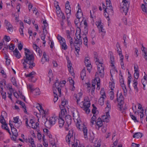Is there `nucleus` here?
Instances as JSON below:
<instances>
[{"instance_id":"2f4dec72","label":"nucleus","mask_w":147,"mask_h":147,"mask_svg":"<svg viewBox=\"0 0 147 147\" xmlns=\"http://www.w3.org/2000/svg\"><path fill=\"white\" fill-rule=\"evenodd\" d=\"M72 114L73 115V117L74 118H77L79 117V114L78 113L77 110H76L75 112H73Z\"/></svg>"},{"instance_id":"7ed1b4c3","label":"nucleus","mask_w":147,"mask_h":147,"mask_svg":"<svg viewBox=\"0 0 147 147\" xmlns=\"http://www.w3.org/2000/svg\"><path fill=\"white\" fill-rule=\"evenodd\" d=\"M129 6V2L123 3L122 5H120V11L122 13H124L126 15L128 11V8Z\"/></svg>"},{"instance_id":"9d476101","label":"nucleus","mask_w":147,"mask_h":147,"mask_svg":"<svg viewBox=\"0 0 147 147\" xmlns=\"http://www.w3.org/2000/svg\"><path fill=\"white\" fill-rule=\"evenodd\" d=\"M57 120V117L55 116H54L50 118L49 120V123L51 125L54 124Z\"/></svg>"},{"instance_id":"ddd939ff","label":"nucleus","mask_w":147,"mask_h":147,"mask_svg":"<svg viewBox=\"0 0 147 147\" xmlns=\"http://www.w3.org/2000/svg\"><path fill=\"white\" fill-rule=\"evenodd\" d=\"M47 55L45 52H44L43 53V56L41 59V61L42 62V63L43 64L46 61H49V59H47Z\"/></svg>"},{"instance_id":"ea45409f","label":"nucleus","mask_w":147,"mask_h":147,"mask_svg":"<svg viewBox=\"0 0 147 147\" xmlns=\"http://www.w3.org/2000/svg\"><path fill=\"white\" fill-rule=\"evenodd\" d=\"M61 84L59 82L58 80H56V81L55 83V87L56 89H57V87H61V86H60Z\"/></svg>"},{"instance_id":"dca6fc26","label":"nucleus","mask_w":147,"mask_h":147,"mask_svg":"<svg viewBox=\"0 0 147 147\" xmlns=\"http://www.w3.org/2000/svg\"><path fill=\"white\" fill-rule=\"evenodd\" d=\"M78 10L77 11L76 13V17L78 19H80L82 16L83 14L81 11V9H80V11H79V8H78Z\"/></svg>"},{"instance_id":"37998d69","label":"nucleus","mask_w":147,"mask_h":147,"mask_svg":"<svg viewBox=\"0 0 147 147\" xmlns=\"http://www.w3.org/2000/svg\"><path fill=\"white\" fill-rule=\"evenodd\" d=\"M142 11L147 14V10L146 7H145V5L144 4H142Z\"/></svg>"},{"instance_id":"052dcab7","label":"nucleus","mask_w":147,"mask_h":147,"mask_svg":"<svg viewBox=\"0 0 147 147\" xmlns=\"http://www.w3.org/2000/svg\"><path fill=\"white\" fill-rule=\"evenodd\" d=\"M119 81L120 84L124 83V80L123 78V77L122 75L121 76V77L120 78Z\"/></svg>"},{"instance_id":"680f3d73","label":"nucleus","mask_w":147,"mask_h":147,"mask_svg":"<svg viewBox=\"0 0 147 147\" xmlns=\"http://www.w3.org/2000/svg\"><path fill=\"white\" fill-rule=\"evenodd\" d=\"M18 101L19 102V104H20L22 107V108L23 107H25V105L24 103L22 102L20 100H18Z\"/></svg>"},{"instance_id":"c756f323","label":"nucleus","mask_w":147,"mask_h":147,"mask_svg":"<svg viewBox=\"0 0 147 147\" xmlns=\"http://www.w3.org/2000/svg\"><path fill=\"white\" fill-rule=\"evenodd\" d=\"M102 120L103 122H108L109 121V118H107V116H105V115L102 116Z\"/></svg>"},{"instance_id":"e433bc0d","label":"nucleus","mask_w":147,"mask_h":147,"mask_svg":"<svg viewBox=\"0 0 147 147\" xmlns=\"http://www.w3.org/2000/svg\"><path fill=\"white\" fill-rule=\"evenodd\" d=\"M83 36L84 43L85 45H87L88 40L86 35H84Z\"/></svg>"},{"instance_id":"864d4df0","label":"nucleus","mask_w":147,"mask_h":147,"mask_svg":"<svg viewBox=\"0 0 147 147\" xmlns=\"http://www.w3.org/2000/svg\"><path fill=\"white\" fill-rule=\"evenodd\" d=\"M54 5L55 7H56V9L58 8L60 10V7L59 5L58 2L57 1H55Z\"/></svg>"},{"instance_id":"f3484780","label":"nucleus","mask_w":147,"mask_h":147,"mask_svg":"<svg viewBox=\"0 0 147 147\" xmlns=\"http://www.w3.org/2000/svg\"><path fill=\"white\" fill-rule=\"evenodd\" d=\"M58 123L59 125V127H63L64 123V121L63 118H59L58 119Z\"/></svg>"},{"instance_id":"f257e3e1","label":"nucleus","mask_w":147,"mask_h":147,"mask_svg":"<svg viewBox=\"0 0 147 147\" xmlns=\"http://www.w3.org/2000/svg\"><path fill=\"white\" fill-rule=\"evenodd\" d=\"M24 50L25 56H24L23 59H22L21 61L22 62L24 61L22 63L24 68H26V65L25 63H26L29 65V68H32L35 65V63H34V57L33 55L31 54L29 49L25 48Z\"/></svg>"},{"instance_id":"de8ad7c7","label":"nucleus","mask_w":147,"mask_h":147,"mask_svg":"<svg viewBox=\"0 0 147 147\" xmlns=\"http://www.w3.org/2000/svg\"><path fill=\"white\" fill-rule=\"evenodd\" d=\"M110 85L109 87L111 88V89L112 90H113V88H114L115 87V83L114 82H110Z\"/></svg>"},{"instance_id":"a211bd4d","label":"nucleus","mask_w":147,"mask_h":147,"mask_svg":"<svg viewBox=\"0 0 147 147\" xmlns=\"http://www.w3.org/2000/svg\"><path fill=\"white\" fill-rule=\"evenodd\" d=\"M83 131L84 133V137L85 138H87V133L88 131V129L87 128L84 126L83 127Z\"/></svg>"},{"instance_id":"cd10ccee","label":"nucleus","mask_w":147,"mask_h":147,"mask_svg":"<svg viewBox=\"0 0 147 147\" xmlns=\"http://www.w3.org/2000/svg\"><path fill=\"white\" fill-rule=\"evenodd\" d=\"M134 83L133 85L134 87V89L136 90L137 92H138V89L137 87V85L138 84L137 81L136 80H134Z\"/></svg>"},{"instance_id":"f704fd0d","label":"nucleus","mask_w":147,"mask_h":147,"mask_svg":"<svg viewBox=\"0 0 147 147\" xmlns=\"http://www.w3.org/2000/svg\"><path fill=\"white\" fill-rule=\"evenodd\" d=\"M48 76L50 80H51V79L53 77V74L52 73V70L51 69L49 70Z\"/></svg>"},{"instance_id":"20e7f679","label":"nucleus","mask_w":147,"mask_h":147,"mask_svg":"<svg viewBox=\"0 0 147 147\" xmlns=\"http://www.w3.org/2000/svg\"><path fill=\"white\" fill-rule=\"evenodd\" d=\"M98 70L100 77L101 78H103L104 76V67L102 63H99L98 65Z\"/></svg>"},{"instance_id":"b1692460","label":"nucleus","mask_w":147,"mask_h":147,"mask_svg":"<svg viewBox=\"0 0 147 147\" xmlns=\"http://www.w3.org/2000/svg\"><path fill=\"white\" fill-rule=\"evenodd\" d=\"M36 74V73L34 71H33L29 74L25 75L26 77H30L32 78L34 77V75Z\"/></svg>"},{"instance_id":"338daca9","label":"nucleus","mask_w":147,"mask_h":147,"mask_svg":"<svg viewBox=\"0 0 147 147\" xmlns=\"http://www.w3.org/2000/svg\"><path fill=\"white\" fill-rule=\"evenodd\" d=\"M142 50L143 52L144 53H147V49L146 48L144 47L143 45L142 46Z\"/></svg>"},{"instance_id":"a878e982","label":"nucleus","mask_w":147,"mask_h":147,"mask_svg":"<svg viewBox=\"0 0 147 147\" xmlns=\"http://www.w3.org/2000/svg\"><path fill=\"white\" fill-rule=\"evenodd\" d=\"M1 127L2 128L7 130L10 134H11V133L9 128L7 127V124L6 123H4V124L1 125Z\"/></svg>"},{"instance_id":"a18cd8bd","label":"nucleus","mask_w":147,"mask_h":147,"mask_svg":"<svg viewBox=\"0 0 147 147\" xmlns=\"http://www.w3.org/2000/svg\"><path fill=\"white\" fill-rule=\"evenodd\" d=\"M11 81L13 83V84L16 86H17V84L16 82V81L15 78L14 77H12L11 80Z\"/></svg>"},{"instance_id":"39448f33","label":"nucleus","mask_w":147,"mask_h":147,"mask_svg":"<svg viewBox=\"0 0 147 147\" xmlns=\"http://www.w3.org/2000/svg\"><path fill=\"white\" fill-rule=\"evenodd\" d=\"M101 21H99L96 22V25L97 26L99 29V33H102L101 35L103 36L105 34L106 32L105 29L103 28V26L101 25Z\"/></svg>"},{"instance_id":"3c124183","label":"nucleus","mask_w":147,"mask_h":147,"mask_svg":"<svg viewBox=\"0 0 147 147\" xmlns=\"http://www.w3.org/2000/svg\"><path fill=\"white\" fill-rule=\"evenodd\" d=\"M89 107H86L83 108V109L86 112L87 114H88L90 112V110L89 108Z\"/></svg>"},{"instance_id":"6ab92c4d","label":"nucleus","mask_w":147,"mask_h":147,"mask_svg":"<svg viewBox=\"0 0 147 147\" xmlns=\"http://www.w3.org/2000/svg\"><path fill=\"white\" fill-rule=\"evenodd\" d=\"M11 131L13 135L16 137L18 136V133L17 131V129L16 128H13L12 129H11Z\"/></svg>"},{"instance_id":"1a4fd4ad","label":"nucleus","mask_w":147,"mask_h":147,"mask_svg":"<svg viewBox=\"0 0 147 147\" xmlns=\"http://www.w3.org/2000/svg\"><path fill=\"white\" fill-rule=\"evenodd\" d=\"M65 119L66 122L68 126H69L71 123V117L70 115H67L65 116Z\"/></svg>"},{"instance_id":"aec40b11","label":"nucleus","mask_w":147,"mask_h":147,"mask_svg":"<svg viewBox=\"0 0 147 147\" xmlns=\"http://www.w3.org/2000/svg\"><path fill=\"white\" fill-rule=\"evenodd\" d=\"M96 115H93L92 117L91 118V121H90V123H91V125L92 126V125H94V122H95V124L96 123Z\"/></svg>"},{"instance_id":"c9c22d12","label":"nucleus","mask_w":147,"mask_h":147,"mask_svg":"<svg viewBox=\"0 0 147 147\" xmlns=\"http://www.w3.org/2000/svg\"><path fill=\"white\" fill-rule=\"evenodd\" d=\"M33 47L34 49H35L36 52H38V53L39 54V55H40V54L41 55L40 53V48L37 46L36 44H33Z\"/></svg>"},{"instance_id":"5fc2aeb1","label":"nucleus","mask_w":147,"mask_h":147,"mask_svg":"<svg viewBox=\"0 0 147 147\" xmlns=\"http://www.w3.org/2000/svg\"><path fill=\"white\" fill-rule=\"evenodd\" d=\"M88 28L87 27H85L84 29V33L83 35H86V34H88Z\"/></svg>"},{"instance_id":"412c9836","label":"nucleus","mask_w":147,"mask_h":147,"mask_svg":"<svg viewBox=\"0 0 147 147\" xmlns=\"http://www.w3.org/2000/svg\"><path fill=\"white\" fill-rule=\"evenodd\" d=\"M28 142L30 143L32 147H36V145L34 143V140L32 137L28 138Z\"/></svg>"},{"instance_id":"09e8293b","label":"nucleus","mask_w":147,"mask_h":147,"mask_svg":"<svg viewBox=\"0 0 147 147\" xmlns=\"http://www.w3.org/2000/svg\"><path fill=\"white\" fill-rule=\"evenodd\" d=\"M70 136H69L68 135H67L66 138V142L69 144L70 140L71 138V137H70Z\"/></svg>"},{"instance_id":"8fccbe9b","label":"nucleus","mask_w":147,"mask_h":147,"mask_svg":"<svg viewBox=\"0 0 147 147\" xmlns=\"http://www.w3.org/2000/svg\"><path fill=\"white\" fill-rule=\"evenodd\" d=\"M28 89H30L31 92H32L34 91V89L33 87V86L31 85H29L27 86Z\"/></svg>"},{"instance_id":"6e6d98bb","label":"nucleus","mask_w":147,"mask_h":147,"mask_svg":"<svg viewBox=\"0 0 147 147\" xmlns=\"http://www.w3.org/2000/svg\"><path fill=\"white\" fill-rule=\"evenodd\" d=\"M19 94H20V98L21 99H23L24 101L25 102L26 101L25 97L24 96V95H22V93H21L19 91Z\"/></svg>"},{"instance_id":"603ef678","label":"nucleus","mask_w":147,"mask_h":147,"mask_svg":"<svg viewBox=\"0 0 147 147\" xmlns=\"http://www.w3.org/2000/svg\"><path fill=\"white\" fill-rule=\"evenodd\" d=\"M73 130L72 129L69 130V132L68 134L67 135L70 136V137H72L73 134Z\"/></svg>"},{"instance_id":"49530a36","label":"nucleus","mask_w":147,"mask_h":147,"mask_svg":"<svg viewBox=\"0 0 147 147\" xmlns=\"http://www.w3.org/2000/svg\"><path fill=\"white\" fill-rule=\"evenodd\" d=\"M66 34L67 37L68 38H71L70 36L71 32L69 30H67L66 31Z\"/></svg>"},{"instance_id":"bf43d9fd","label":"nucleus","mask_w":147,"mask_h":147,"mask_svg":"<svg viewBox=\"0 0 147 147\" xmlns=\"http://www.w3.org/2000/svg\"><path fill=\"white\" fill-rule=\"evenodd\" d=\"M119 110L121 111V113H122L123 114H125V110L123 109H122V106H119Z\"/></svg>"},{"instance_id":"393cba45","label":"nucleus","mask_w":147,"mask_h":147,"mask_svg":"<svg viewBox=\"0 0 147 147\" xmlns=\"http://www.w3.org/2000/svg\"><path fill=\"white\" fill-rule=\"evenodd\" d=\"M100 94L101 96V97H103V98H106V96L105 95V89L104 88H101V90L100 92Z\"/></svg>"},{"instance_id":"c85d7f7f","label":"nucleus","mask_w":147,"mask_h":147,"mask_svg":"<svg viewBox=\"0 0 147 147\" xmlns=\"http://www.w3.org/2000/svg\"><path fill=\"white\" fill-rule=\"evenodd\" d=\"M38 105H39V107H40V109L42 111L41 112H40V113L42 112V115H43V116H45V115L47 114V112L45 111L43 109L42 107V106L41 105L39 104H38Z\"/></svg>"},{"instance_id":"2eb2a0df","label":"nucleus","mask_w":147,"mask_h":147,"mask_svg":"<svg viewBox=\"0 0 147 147\" xmlns=\"http://www.w3.org/2000/svg\"><path fill=\"white\" fill-rule=\"evenodd\" d=\"M143 136V134L140 132H137L135 133L133 135L134 138H141Z\"/></svg>"},{"instance_id":"0e129e2a","label":"nucleus","mask_w":147,"mask_h":147,"mask_svg":"<svg viewBox=\"0 0 147 147\" xmlns=\"http://www.w3.org/2000/svg\"><path fill=\"white\" fill-rule=\"evenodd\" d=\"M34 91L36 93L35 94L36 95H37L40 94V92L39 89H34Z\"/></svg>"},{"instance_id":"4c0bfd02","label":"nucleus","mask_w":147,"mask_h":147,"mask_svg":"<svg viewBox=\"0 0 147 147\" xmlns=\"http://www.w3.org/2000/svg\"><path fill=\"white\" fill-rule=\"evenodd\" d=\"M106 5L107 9H109L112 12V11H113V9H112L113 7L111 5V3L109 4H107Z\"/></svg>"},{"instance_id":"bb28decb","label":"nucleus","mask_w":147,"mask_h":147,"mask_svg":"<svg viewBox=\"0 0 147 147\" xmlns=\"http://www.w3.org/2000/svg\"><path fill=\"white\" fill-rule=\"evenodd\" d=\"M105 98H103V97H101L98 100V103L100 105H102L104 104V99Z\"/></svg>"},{"instance_id":"473e14b6","label":"nucleus","mask_w":147,"mask_h":147,"mask_svg":"<svg viewBox=\"0 0 147 147\" xmlns=\"http://www.w3.org/2000/svg\"><path fill=\"white\" fill-rule=\"evenodd\" d=\"M65 12L67 16V19H68L69 18V16L71 14V10L70 9H66Z\"/></svg>"},{"instance_id":"69168bd1","label":"nucleus","mask_w":147,"mask_h":147,"mask_svg":"<svg viewBox=\"0 0 147 147\" xmlns=\"http://www.w3.org/2000/svg\"><path fill=\"white\" fill-rule=\"evenodd\" d=\"M69 81L70 82V85H74V80L72 79L71 78H69Z\"/></svg>"},{"instance_id":"4be33fe9","label":"nucleus","mask_w":147,"mask_h":147,"mask_svg":"<svg viewBox=\"0 0 147 147\" xmlns=\"http://www.w3.org/2000/svg\"><path fill=\"white\" fill-rule=\"evenodd\" d=\"M90 102L89 101L87 100L85 101V102L83 103V108L87 107H90Z\"/></svg>"},{"instance_id":"72a5a7b5","label":"nucleus","mask_w":147,"mask_h":147,"mask_svg":"<svg viewBox=\"0 0 147 147\" xmlns=\"http://www.w3.org/2000/svg\"><path fill=\"white\" fill-rule=\"evenodd\" d=\"M61 45L62 49L64 50H66L67 49V47L66 44V42L63 43V44H61Z\"/></svg>"},{"instance_id":"a19ab883","label":"nucleus","mask_w":147,"mask_h":147,"mask_svg":"<svg viewBox=\"0 0 147 147\" xmlns=\"http://www.w3.org/2000/svg\"><path fill=\"white\" fill-rule=\"evenodd\" d=\"M93 54H94V58L96 59V61L97 62H98V61H99V59L98 58V54L96 52H94Z\"/></svg>"},{"instance_id":"6e6552de","label":"nucleus","mask_w":147,"mask_h":147,"mask_svg":"<svg viewBox=\"0 0 147 147\" xmlns=\"http://www.w3.org/2000/svg\"><path fill=\"white\" fill-rule=\"evenodd\" d=\"M61 111L60 113L59 114V118H64L67 114L66 110L65 109H61Z\"/></svg>"},{"instance_id":"774afa93","label":"nucleus","mask_w":147,"mask_h":147,"mask_svg":"<svg viewBox=\"0 0 147 147\" xmlns=\"http://www.w3.org/2000/svg\"><path fill=\"white\" fill-rule=\"evenodd\" d=\"M23 45L21 43H19L18 45V47L20 51L23 48Z\"/></svg>"},{"instance_id":"4d7b16f0","label":"nucleus","mask_w":147,"mask_h":147,"mask_svg":"<svg viewBox=\"0 0 147 147\" xmlns=\"http://www.w3.org/2000/svg\"><path fill=\"white\" fill-rule=\"evenodd\" d=\"M4 39L7 42H9L10 40V38L9 36H7L6 35H5L4 36Z\"/></svg>"},{"instance_id":"9b49d317","label":"nucleus","mask_w":147,"mask_h":147,"mask_svg":"<svg viewBox=\"0 0 147 147\" xmlns=\"http://www.w3.org/2000/svg\"><path fill=\"white\" fill-rule=\"evenodd\" d=\"M18 119L19 118L18 117L13 118L14 121L13 122L16 123L15 125V127L17 128H18L22 124V122H21L20 123H18Z\"/></svg>"},{"instance_id":"c03bdc74","label":"nucleus","mask_w":147,"mask_h":147,"mask_svg":"<svg viewBox=\"0 0 147 147\" xmlns=\"http://www.w3.org/2000/svg\"><path fill=\"white\" fill-rule=\"evenodd\" d=\"M142 83L143 86V89L144 90H145L144 88L145 87V85L147 83V80H143V79H142Z\"/></svg>"},{"instance_id":"423d86ee","label":"nucleus","mask_w":147,"mask_h":147,"mask_svg":"<svg viewBox=\"0 0 147 147\" xmlns=\"http://www.w3.org/2000/svg\"><path fill=\"white\" fill-rule=\"evenodd\" d=\"M5 23L6 26V28L9 33L13 31L12 25L6 20L5 21Z\"/></svg>"},{"instance_id":"f03ea898","label":"nucleus","mask_w":147,"mask_h":147,"mask_svg":"<svg viewBox=\"0 0 147 147\" xmlns=\"http://www.w3.org/2000/svg\"><path fill=\"white\" fill-rule=\"evenodd\" d=\"M98 73L96 72L95 75V79L92 80V86L94 87L96 85V82L97 89L99 90L100 89V79L98 77Z\"/></svg>"},{"instance_id":"4468645a","label":"nucleus","mask_w":147,"mask_h":147,"mask_svg":"<svg viewBox=\"0 0 147 147\" xmlns=\"http://www.w3.org/2000/svg\"><path fill=\"white\" fill-rule=\"evenodd\" d=\"M14 55L18 58L19 59L21 57V55L17 48H16L13 51Z\"/></svg>"},{"instance_id":"0eeeda50","label":"nucleus","mask_w":147,"mask_h":147,"mask_svg":"<svg viewBox=\"0 0 147 147\" xmlns=\"http://www.w3.org/2000/svg\"><path fill=\"white\" fill-rule=\"evenodd\" d=\"M117 99L118 102V105L119 106H122L124 103V101L123 96L121 93L120 94V96Z\"/></svg>"},{"instance_id":"79ce46f5","label":"nucleus","mask_w":147,"mask_h":147,"mask_svg":"<svg viewBox=\"0 0 147 147\" xmlns=\"http://www.w3.org/2000/svg\"><path fill=\"white\" fill-rule=\"evenodd\" d=\"M109 96L110 99L111 100H113L114 98V93L112 90L109 93Z\"/></svg>"},{"instance_id":"7c9ffc66","label":"nucleus","mask_w":147,"mask_h":147,"mask_svg":"<svg viewBox=\"0 0 147 147\" xmlns=\"http://www.w3.org/2000/svg\"><path fill=\"white\" fill-rule=\"evenodd\" d=\"M135 73L134 74V77L135 79H137L139 76V72L138 70H134Z\"/></svg>"},{"instance_id":"13d9d810","label":"nucleus","mask_w":147,"mask_h":147,"mask_svg":"<svg viewBox=\"0 0 147 147\" xmlns=\"http://www.w3.org/2000/svg\"><path fill=\"white\" fill-rule=\"evenodd\" d=\"M15 48V46L14 44H10V45L9 46V49L13 51V50L14 48Z\"/></svg>"},{"instance_id":"e2e57ef3","label":"nucleus","mask_w":147,"mask_h":147,"mask_svg":"<svg viewBox=\"0 0 147 147\" xmlns=\"http://www.w3.org/2000/svg\"><path fill=\"white\" fill-rule=\"evenodd\" d=\"M69 2L68 1H67L66 2V4L65 5V8L66 9H69V8H71L70 7V5L69 4Z\"/></svg>"},{"instance_id":"58836bf2","label":"nucleus","mask_w":147,"mask_h":147,"mask_svg":"<svg viewBox=\"0 0 147 147\" xmlns=\"http://www.w3.org/2000/svg\"><path fill=\"white\" fill-rule=\"evenodd\" d=\"M24 22H26L29 24H30L31 23V22L30 21V18L28 17L25 18V19L24 20Z\"/></svg>"},{"instance_id":"f8f14e48","label":"nucleus","mask_w":147,"mask_h":147,"mask_svg":"<svg viewBox=\"0 0 147 147\" xmlns=\"http://www.w3.org/2000/svg\"><path fill=\"white\" fill-rule=\"evenodd\" d=\"M102 121L101 119L99 117L97 120V122H96V125L98 126V129H99V128L100 127L102 126Z\"/></svg>"},{"instance_id":"5701e85b","label":"nucleus","mask_w":147,"mask_h":147,"mask_svg":"<svg viewBox=\"0 0 147 147\" xmlns=\"http://www.w3.org/2000/svg\"><path fill=\"white\" fill-rule=\"evenodd\" d=\"M86 73L85 69H83L80 74L82 80H84V77L86 76Z\"/></svg>"}]
</instances>
